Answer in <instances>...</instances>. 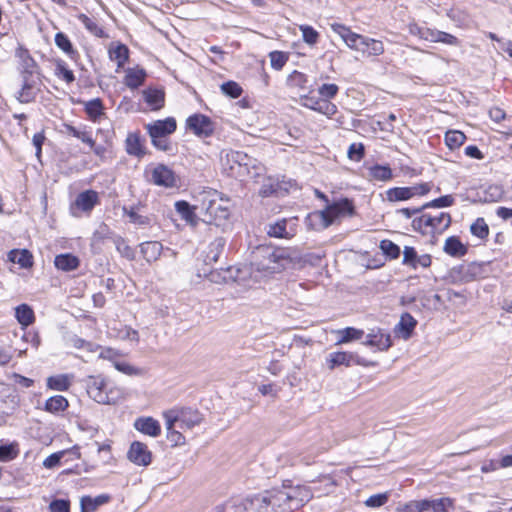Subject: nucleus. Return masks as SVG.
Returning <instances> with one entry per match:
<instances>
[{
  "label": "nucleus",
  "mask_w": 512,
  "mask_h": 512,
  "mask_svg": "<svg viewBox=\"0 0 512 512\" xmlns=\"http://www.w3.org/2000/svg\"><path fill=\"white\" fill-rule=\"evenodd\" d=\"M363 345L374 347L378 351H387L392 346L391 335L382 328H372L367 333Z\"/></svg>",
  "instance_id": "11"
},
{
  "label": "nucleus",
  "mask_w": 512,
  "mask_h": 512,
  "mask_svg": "<svg viewBox=\"0 0 512 512\" xmlns=\"http://www.w3.org/2000/svg\"><path fill=\"white\" fill-rule=\"evenodd\" d=\"M332 29L335 33H337L342 40L345 42V44L352 50L361 52L363 56H365V49H367V46H361L358 43V38H368L367 36L357 34L353 32L350 28L341 25V24H334L332 25Z\"/></svg>",
  "instance_id": "16"
},
{
  "label": "nucleus",
  "mask_w": 512,
  "mask_h": 512,
  "mask_svg": "<svg viewBox=\"0 0 512 512\" xmlns=\"http://www.w3.org/2000/svg\"><path fill=\"white\" fill-rule=\"evenodd\" d=\"M226 245V240L223 237L215 238L208 246L206 255H205V263L212 264L218 261L221 253L224 251Z\"/></svg>",
  "instance_id": "28"
},
{
  "label": "nucleus",
  "mask_w": 512,
  "mask_h": 512,
  "mask_svg": "<svg viewBox=\"0 0 512 512\" xmlns=\"http://www.w3.org/2000/svg\"><path fill=\"white\" fill-rule=\"evenodd\" d=\"M54 75L65 81L67 84H71L75 81V75L72 70L68 68L67 63L62 59L55 60Z\"/></svg>",
  "instance_id": "42"
},
{
  "label": "nucleus",
  "mask_w": 512,
  "mask_h": 512,
  "mask_svg": "<svg viewBox=\"0 0 512 512\" xmlns=\"http://www.w3.org/2000/svg\"><path fill=\"white\" fill-rule=\"evenodd\" d=\"M267 490L244 498L242 505L247 512H270Z\"/></svg>",
  "instance_id": "19"
},
{
  "label": "nucleus",
  "mask_w": 512,
  "mask_h": 512,
  "mask_svg": "<svg viewBox=\"0 0 512 512\" xmlns=\"http://www.w3.org/2000/svg\"><path fill=\"white\" fill-rule=\"evenodd\" d=\"M111 60L117 62L118 68L125 65L129 58V49L124 44H118L116 47L109 50Z\"/></svg>",
  "instance_id": "46"
},
{
  "label": "nucleus",
  "mask_w": 512,
  "mask_h": 512,
  "mask_svg": "<svg viewBox=\"0 0 512 512\" xmlns=\"http://www.w3.org/2000/svg\"><path fill=\"white\" fill-rule=\"evenodd\" d=\"M354 214V205L348 198L340 199L339 201L333 202L327 205V207L320 211L313 213L309 216L310 219L316 218L321 220L322 227L327 228L337 218L343 216H351Z\"/></svg>",
  "instance_id": "6"
},
{
  "label": "nucleus",
  "mask_w": 512,
  "mask_h": 512,
  "mask_svg": "<svg viewBox=\"0 0 512 512\" xmlns=\"http://www.w3.org/2000/svg\"><path fill=\"white\" fill-rule=\"evenodd\" d=\"M165 424L169 427L178 423L182 430L192 429L202 421V415L192 408H175L163 413Z\"/></svg>",
  "instance_id": "7"
},
{
  "label": "nucleus",
  "mask_w": 512,
  "mask_h": 512,
  "mask_svg": "<svg viewBox=\"0 0 512 512\" xmlns=\"http://www.w3.org/2000/svg\"><path fill=\"white\" fill-rule=\"evenodd\" d=\"M471 233L480 238L484 239L489 234V228L483 218H477L476 221L470 227Z\"/></svg>",
  "instance_id": "53"
},
{
  "label": "nucleus",
  "mask_w": 512,
  "mask_h": 512,
  "mask_svg": "<svg viewBox=\"0 0 512 512\" xmlns=\"http://www.w3.org/2000/svg\"><path fill=\"white\" fill-rule=\"evenodd\" d=\"M316 112L321 113L328 118L333 117L337 113V106L330 102L329 100L322 99L318 107L316 108Z\"/></svg>",
  "instance_id": "61"
},
{
  "label": "nucleus",
  "mask_w": 512,
  "mask_h": 512,
  "mask_svg": "<svg viewBox=\"0 0 512 512\" xmlns=\"http://www.w3.org/2000/svg\"><path fill=\"white\" fill-rule=\"evenodd\" d=\"M339 92V87L336 84H322L318 88V94L322 99L330 100L333 99Z\"/></svg>",
  "instance_id": "60"
},
{
  "label": "nucleus",
  "mask_w": 512,
  "mask_h": 512,
  "mask_svg": "<svg viewBox=\"0 0 512 512\" xmlns=\"http://www.w3.org/2000/svg\"><path fill=\"white\" fill-rule=\"evenodd\" d=\"M68 407V401L64 396L55 395L46 400L45 410L50 413L64 411Z\"/></svg>",
  "instance_id": "45"
},
{
  "label": "nucleus",
  "mask_w": 512,
  "mask_h": 512,
  "mask_svg": "<svg viewBox=\"0 0 512 512\" xmlns=\"http://www.w3.org/2000/svg\"><path fill=\"white\" fill-rule=\"evenodd\" d=\"M144 100L153 109H160L164 104V92L160 89L149 88L143 91Z\"/></svg>",
  "instance_id": "40"
},
{
  "label": "nucleus",
  "mask_w": 512,
  "mask_h": 512,
  "mask_svg": "<svg viewBox=\"0 0 512 512\" xmlns=\"http://www.w3.org/2000/svg\"><path fill=\"white\" fill-rule=\"evenodd\" d=\"M15 317L23 327L31 325L35 320L34 312L27 304H21L16 307Z\"/></svg>",
  "instance_id": "41"
},
{
  "label": "nucleus",
  "mask_w": 512,
  "mask_h": 512,
  "mask_svg": "<svg viewBox=\"0 0 512 512\" xmlns=\"http://www.w3.org/2000/svg\"><path fill=\"white\" fill-rule=\"evenodd\" d=\"M73 456L72 458H80V447L75 445L69 449L61 450L55 453H52L48 457H46L43 461V466L46 469H54L62 464V459L65 456Z\"/></svg>",
  "instance_id": "23"
},
{
  "label": "nucleus",
  "mask_w": 512,
  "mask_h": 512,
  "mask_svg": "<svg viewBox=\"0 0 512 512\" xmlns=\"http://www.w3.org/2000/svg\"><path fill=\"white\" fill-rule=\"evenodd\" d=\"M348 158L353 161H360L365 154V148L362 143H352L348 148Z\"/></svg>",
  "instance_id": "62"
},
{
  "label": "nucleus",
  "mask_w": 512,
  "mask_h": 512,
  "mask_svg": "<svg viewBox=\"0 0 512 512\" xmlns=\"http://www.w3.org/2000/svg\"><path fill=\"white\" fill-rule=\"evenodd\" d=\"M115 369L128 376H141L145 373L144 369L131 365L123 358L119 361V363H115Z\"/></svg>",
  "instance_id": "50"
},
{
  "label": "nucleus",
  "mask_w": 512,
  "mask_h": 512,
  "mask_svg": "<svg viewBox=\"0 0 512 512\" xmlns=\"http://www.w3.org/2000/svg\"><path fill=\"white\" fill-rule=\"evenodd\" d=\"M98 202V193L94 190H86L76 197L74 204L81 211L90 212Z\"/></svg>",
  "instance_id": "26"
},
{
  "label": "nucleus",
  "mask_w": 512,
  "mask_h": 512,
  "mask_svg": "<svg viewBox=\"0 0 512 512\" xmlns=\"http://www.w3.org/2000/svg\"><path fill=\"white\" fill-rule=\"evenodd\" d=\"M152 145L164 152H169L172 150V144L170 140L168 139V136H159V138H151Z\"/></svg>",
  "instance_id": "64"
},
{
  "label": "nucleus",
  "mask_w": 512,
  "mask_h": 512,
  "mask_svg": "<svg viewBox=\"0 0 512 512\" xmlns=\"http://www.w3.org/2000/svg\"><path fill=\"white\" fill-rule=\"evenodd\" d=\"M269 494L270 512H287L293 510L287 488L284 483L281 487H274L267 490Z\"/></svg>",
  "instance_id": "10"
},
{
  "label": "nucleus",
  "mask_w": 512,
  "mask_h": 512,
  "mask_svg": "<svg viewBox=\"0 0 512 512\" xmlns=\"http://www.w3.org/2000/svg\"><path fill=\"white\" fill-rule=\"evenodd\" d=\"M54 40L56 46L61 49L70 59L76 60L79 57V53L74 49L70 39L65 33H56Z\"/></svg>",
  "instance_id": "34"
},
{
  "label": "nucleus",
  "mask_w": 512,
  "mask_h": 512,
  "mask_svg": "<svg viewBox=\"0 0 512 512\" xmlns=\"http://www.w3.org/2000/svg\"><path fill=\"white\" fill-rule=\"evenodd\" d=\"M145 72L143 70H128L125 76V84L131 89H136L142 85L145 79Z\"/></svg>",
  "instance_id": "48"
},
{
  "label": "nucleus",
  "mask_w": 512,
  "mask_h": 512,
  "mask_svg": "<svg viewBox=\"0 0 512 512\" xmlns=\"http://www.w3.org/2000/svg\"><path fill=\"white\" fill-rule=\"evenodd\" d=\"M19 454V445L17 442L0 441V461L8 462L15 459Z\"/></svg>",
  "instance_id": "43"
},
{
  "label": "nucleus",
  "mask_w": 512,
  "mask_h": 512,
  "mask_svg": "<svg viewBox=\"0 0 512 512\" xmlns=\"http://www.w3.org/2000/svg\"><path fill=\"white\" fill-rule=\"evenodd\" d=\"M84 110L89 118L96 122L103 115V104L99 98L84 103Z\"/></svg>",
  "instance_id": "44"
},
{
  "label": "nucleus",
  "mask_w": 512,
  "mask_h": 512,
  "mask_svg": "<svg viewBox=\"0 0 512 512\" xmlns=\"http://www.w3.org/2000/svg\"><path fill=\"white\" fill-rule=\"evenodd\" d=\"M73 380V375L58 374L47 378V387L55 391H66Z\"/></svg>",
  "instance_id": "30"
},
{
  "label": "nucleus",
  "mask_w": 512,
  "mask_h": 512,
  "mask_svg": "<svg viewBox=\"0 0 512 512\" xmlns=\"http://www.w3.org/2000/svg\"><path fill=\"white\" fill-rule=\"evenodd\" d=\"M368 176L372 180L386 182L392 179V169L388 165L375 164L368 168Z\"/></svg>",
  "instance_id": "37"
},
{
  "label": "nucleus",
  "mask_w": 512,
  "mask_h": 512,
  "mask_svg": "<svg viewBox=\"0 0 512 512\" xmlns=\"http://www.w3.org/2000/svg\"><path fill=\"white\" fill-rule=\"evenodd\" d=\"M292 263L290 252L285 248L262 247L257 251V260L250 267L237 269L234 276L235 281H245L249 274L254 282L269 277L272 274L280 273Z\"/></svg>",
  "instance_id": "1"
},
{
  "label": "nucleus",
  "mask_w": 512,
  "mask_h": 512,
  "mask_svg": "<svg viewBox=\"0 0 512 512\" xmlns=\"http://www.w3.org/2000/svg\"><path fill=\"white\" fill-rule=\"evenodd\" d=\"M177 127L176 120L168 117L163 120H156L145 125L150 138H159V136H169L175 132Z\"/></svg>",
  "instance_id": "18"
},
{
  "label": "nucleus",
  "mask_w": 512,
  "mask_h": 512,
  "mask_svg": "<svg viewBox=\"0 0 512 512\" xmlns=\"http://www.w3.org/2000/svg\"><path fill=\"white\" fill-rule=\"evenodd\" d=\"M430 191L428 183L416 184L409 187L389 188L386 193V199L389 202L407 201L415 196L426 195Z\"/></svg>",
  "instance_id": "9"
},
{
  "label": "nucleus",
  "mask_w": 512,
  "mask_h": 512,
  "mask_svg": "<svg viewBox=\"0 0 512 512\" xmlns=\"http://www.w3.org/2000/svg\"><path fill=\"white\" fill-rule=\"evenodd\" d=\"M430 510L429 499H423L419 501H410L406 504L405 512H425Z\"/></svg>",
  "instance_id": "59"
},
{
  "label": "nucleus",
  "mask_w": 512,
  "mask_h": 512,
  "mask_svg": "<svg viewBox=\"0 0 512 512\" xmlns=\"http://www.w3.org/2000/svg\"><path fill=\"white\" fill-rule=\"evenodd\" d=\"M336 334L339 336L336 345H340L361 339L364 336V331L354 327H346L336 331Z\"/></svg>",
  "instance_id": "39"
},
{
  "label": "nucleus",
  "mask_w": 512,
  "mask_h": 512,
  "mask_svg": "<svg viewBox=\"0 0 512 512\" xmlns=\"http://www.w3.org/2000/svg\"><path fill=\"white\" fill-rule=\"evenodd\" d=\"M50 512H70V501L67 499H55L49 505Z\"/></svg>",
  "instance_id": "63"
},
{
  "label": "nucleus",
  "mask_w": 512,
  "mask_h": 512,
  "mask_svg": "<svg viewBox=\"0 0 512 512\" xmlns=\"http://www.w3.org/2000/svg\"><path fill=\"white\" fill-rule=\"evenodd\" d=\"M299 29L302 32V38L306 44L313 46L318 42L319 33L312 26L300 25Z\"/></svg>",
  "instance_id": "51"
},
{
  "label": "nucleus",
  "mask_w": 512,
  "mask_h": 512,
  "mask_svg": "<svg viewBox=\"0 0 512 512\" xmlns=\"http://www.w3.org/2000/svg\"><path fill=\"white\" fill-rule=\"evenodd\" d=\"M465 140V134L459 130H449L445 134V143L451 150L459 148Z\"/></svg>",
  "instance_id": "47"
},
{
  "label": "nucleus",
  "mask_w": 512,
  "mask_h": 512,
  "mask_svg": "<svg viewBox=\"0 0 512 512\" xmlns=\"http://www.w3.org/2000/svg\"><path fill=\"white\" fill-rule=\"evenodd\" d=\"M80 260L71 253L59 254L54 259V265L58 270L70 272L79 267Z\"/></svg>",
  "instance_id": "27"
},
{
  "label": "nucleus",
  "mask_w": 512,
  "mask_h": 512,
  "mask_svg": "<svg viewBox=\"0 0 512 512\" xmlns=\"http://www.w3.org/2000/svg\"><path fill=\"white\" fill-rule=\"evenodd\" d=\"M451 224V216L448 213L440 212L436 215L428 213L416 217L412 221V227L415 231L422 234L441 233Z\"/></svg>",
  "instance_id": "5"
},
{
  "label": "nucleus",
  "mask_w": 512,
  "mask_h": 512,
  "mask_svg": "<svg viewBox=\"0 0 512 512\" xmlns=\"http://www.w3.org/2000/svg\"><path fill=\"white\" fill-rule=\"evenodd\" d=\"M110 500V496L101 494L92 498L90 496H84L81 498V512H94L98 507L107 503Z\"/></svg>",
  "instance_id": "31"
},
{
  "label": "nucleus",
  "mask_w": 512,
  "mask_h": 512,
  "mask_svg": "<svg viewBox=\"0 0 512 512\" xmlns=\"http://www.w3.org/2000/svg\"><path fill=\"white\" fill-rule=\"evenodd\" d=\"M127 457L138 466H148L152 461V454L147 445L139 441L131 443Z\"/></svg>",
  "instance_id": "17"
},
{
  "label": "nucleus",
  "mask_w": 512,
  "mask_h": 512,
  "mask_svg": "<svg viewBox=\"0 0 512 512\" xmlns=\"http://www.w3.org/2000/svg\"><path fill=\"white\" fill-rule=\"evenodd\" d=\"M221 92L231 98H238L241 96L243 89L235 81H227L220 86Z\"/></svg>",
  "instance_id": "52"
},
{
  "label": "nucleus",
  "mask_w": 512,
  "mask_h": 512,
  "mask_svg": "<svg viewBox=\"0 0 512 512\" xmlns=\"http://www.w3.org/2000/svg\"><path fill=\"white\" fill-rule=\"evenodd\" d=\"M144 142L139 131L129 133L125 140L126 152L131 156L142 158L146 154Z\"/></svg>",
  "instance_id": "24"
},
{
  "label": "nucleus",
  "mask_w": 512,
  "mask_h": 512,
  "mask_svg": "<svg viewBox=\"0 0 512 512\" xmlns=\"http://www.w3.org/2000/svg\"><path fill=\"white\" fill-rule=\"evenodd\" d=\"M195 206L190 205L187 201L181 200L175 203V210L183 220L192 226H196L198 218L195 213Z\"/></svg>",
  "instance_id": "29"
},
{
  "label": "nucleus",
  "mask_w": 512,
  "mask_h": 512,
  "mask_svg": "<svg viewBox=\"0 0 512 512\" xmlns=\"http://www.w3.org/2000/svg\"><path fill=\"white\" fill-rule=\"evenodd\" d=\"M297 232V218H283L269 225L267 233L271 237L289 239Z\"/></svg>",
  "instance_id": "12"
},
{
  "label": "nucleus",
  "mask_w": 512,
  "mask_h": 512,
  "mask_svg": "<svg viewBox=\"0 0 512 512\" xmlns=\"http://www.w3.org/2000/svg\"><path fill=\"white\" fill-rule=\"evenodd\" d=\"M430 509L433 512H448V508L453 506V499L449 497H443L440 499L429 500Z\"/></svg>",
  "instance_id": "54"
},
{
  "label": "nucleus",
  "mask_w": 512,
  "mask_h": 512,
  "mask_svg": "<svg viewBox=\"0 0 512 512\" xmlns=\"http://www.w3.org/2000/svg\"><path fill=\"white\" fill-rule=\"evenodd\" d=\"M88 395L99 404H114L123 395L120 388L108 383L100 375L90 376L87 381Z\"/></svg>",
  "instance_id": "3"
},
{
  "label": "nucleus",
  "mask_w": 512,
  "mask_h": 512,
  "mask_svg": "<svg viewBox=\"0 0 512 512\" xmlns=\"http://www.w3.org/2000/svg\"><path fill=\"white\" fill-rule=\"evenodd\" d=\"M417 251L414 247L405 246L403 250L402 264L416 269V261L418 259Z\"/></svg>",
  "instance_id": "57"
},
{
  "label": "nucleus",
  "mask_w": 512,
  "mask_h": 512,
  "mask_svg": "<svg viewBox=\"0 0 512 512\" xmlns=\"http://www.w3.org/2000/svg\"><path fill=\"white\" fill-rule=\"evenodd\" d=\"M284 486L287 488L289 496H291L290 502L293 509H299L313 497L311 489L307 486H293L291 480H285Z\"/></svg>",
  "instance_id": "13"
},
{
  "label": "nucleus",
  "mask_w": 512,
  "mask_h": 512,
  "mask_svg": "<svg viewBox=\"0 0 512 512\" xmlns=\"http://www.w3.org/2000/svg\"><path fill=\"white\" fill-rule=\"evenodd\" d=\"M358 43L361 46H367V49H365V56L366 57H377L384 53V45L382 41L374 38H358Z\"/></svg>",
  "instance_id": "33"
},
{
  "label": "nucleus",
  "mask_w": 512,
  "mask_h": 512,
  "mask_svg": "<svg viewBox=\"0 0 512 512\" xmlns=\"http://www.w3.org/2000/svg\"><path fill=\"white\" fill-rule=\"evenodd\" d=\"M76 18L83 24L85 29L92 35L98 38L107 37L104 29L97 23L95 19L88 17L86 14L80 13Z\"/></svg>",
  "instance_id": "35"
},
{
  "label": "nucleus",
  "mask_w": 512,
  "mask_h": 512,
  "mask_svg": "<svg viewBox=\"0 0 512 512\" xmlns=\"http://www.w3.org/2000/svg\"><path fill=\"white\" fill-rule=\"evenodd\" d=\"M454 204V197L452 195H444L430 202L425 203L422 208H442L449 207Z\"/></svg>",
  "instance_id": "55"
},
{
  "label": "nucleus",
  "mask_w": 512,
  "mask_h": 512,
  "mask_svg": "<svg viewBox=\"0 0 512 512\" xmlns=\"http://www.w3.org/2000/svg\"><path fill=\"white\" fill-rule=\"evenodd\" d=\"M122 357L120 351L110 347L103 348L99 354V358L109 361L114 367L115 363H119Z\"/></svg>",
  "instance_id": "56"
},
{
  "label": "nucleus",
  "mask_w": 512,
  "mask_h": 512,
  "mask_svg": "<svg viewBox=\"0 0 512 512\" xmlns=\"http://www.w3.org/2000/svg\"><path fill=\"white\" fill-rule=\"evenodd\" d=\"M144 205L141 203L123 207V214L129 218V222L138 228H147L154 222L153 215L142 212Z\"/></svg>",
  "instance_id": "15"
},
{
  "label": "nucleus",
  "mask_w": 512,
  "mask_h": 512,
  "mask_svg": "<svg viewBox=\"0 0 512 512\" xmlns=\"http://www.w3.org/2000/svg\"><path fill=\"white\" fill-rule=\"evenodd\" d=\"M134 427L139 432L150 437H157L161 433L160 423L152 417H140L136 419Z\"/></svg>",
  "instance_id": "25"
},
{
  "label": "nucleus",
  "mask_w": 512,
  "mask_h": 512,
  "mask_svg": "<svg viewBox=\"0 0 512 512\" xmlns=\"http://www.w3.org/2000/svg\"><path fill=\"white\" fill-rule=\"evenodd\" d=\"M256 159L242 151H230L222 159V165L228 174L234 178H255L259 175L260 167L256 165Z\"/></svg>",
  "instance_id": "2"
},
{
  "label": "nucleus",
  "mask_w": 512,
  "mask_h": 512,
  "mask_svg": "<svg viewBox=\"0 0 512 512\" xmlns=\"http://www.w3.org/2000/svg\"><path fill=\"white\" fill-rule=\"evenodd\" d=\"M353 363L360 364L359 357L351 352H332L326 357V365L328 369L334 370L338 366L349 367Z\"/></svg>",
  "instance_id": "21"
},
{
  "label": "nucleus",
  "mask_w": 512,
  "mask_h": 512,
  "mask_svg": "<svg viewBox=\"0 0 512 512\" xmlns=\"http://www.w3.org/2000/svg\"><path fill=\"white\" fill-rule=\"evenodd\" d=\"M201 210L204 212L203 221L216 226L223 225L230 215L227 202L219 198L216 191L203 196Z\"/></svg>",
  "instance_id": "4"
},
{
  "label": "nucleus",
  "mask_w": 512,
  "mask_h": 512,
  "mask_svg": "<svg viewBox=\"0 0 512 512\" xmlns=\"http://www.w3.org/2000/svg\"><path fill=\"white\" fill-rule=\"evenodd\" d=\"M141 253L148 262L156 261L163 250V246L158 241H147L140 245Z\"/></svg>",
  "instance_id": "32"
},
{
  "label": "nucleus",
  "mask_w": 512,
  "mask_h": 512,
  "mask_svg": "<svg viewBox=\"0 0 512 512\" xmlns=\"http://www.w3.org/2000/svg\"><path fill=\"white\" fill-rule=\"evenodd\" d=\"M379 248L382 251V253L391 260H395L400 257V247L391 240H382L380 242Z\"/></svg>",
  "instance_id": "49"
},
{
  "label": "nucleus",
  "mask_w": 512,
  "mask_h": 512,
  "mask_svg": "<svg viewBox=\"0 0 512 512\" xmlns=\"http://www.w3.org/2000/svg\"><path fill=\"white\" fill-rule=\"evenodd\" d=\"M444 252L453 257L464 256L467 252V248L455 236L448 237L444 244Z\"/></svg>",
  "instance_id": "36"
},
{
  "label": "nucleus",
  "mask_w": 512,
  "mask_h": 512,
  "mask_svg": "<svg viewBox=\"0 0 512 512\" xmlns=\"http://www.w3.org/2000/svg\"><path fill=\"white\" fill-rule=\"evenodd\" d=\"M187 128L199 137H209L214 131L211 119L203 114H194L188 117Z\"/></svg>",
  "instance_id": "14"
},
{
  "label": "nucleus",
  "mask_w": 512,
  "mask_h": 512,
  "mask_svg": "<svg viewBox=\"0 0 512 512\" xmlns=\"http://www.w3.org/2000/svg\"><path fill=\"white\" fill-rule=\"evenodd\" d=\"M8 259L13 263L19 264L21 268H30L33 265L32 254L26 249L10 251Z\"/></svg>",
  "instance_id": "38"
},
{
  "label": "nucleus",
  "mask_w": 512,
  "mask_h": 512,
  "mask_svg": "<svg viewBox=\"0 0 512 512\" xmlns=\"http://www.w3.org/2000/svg\"><path fill=\"white\" fill-rule=\"evenodd\" d=\"M269 57L271 67L275 70H281L288 61L287 55L281 51H273L269 54Z\"/></svg>",
  "instance_id": "58"
},
{
  "label": "nucleus",
  "mask_w": 512,
  "mask_h": 512,
  "mask_svg": "<svg viewBox=\"0 0 512 512\" xmlns=\"http://www.w3.org/2000/svg\"><path fill=\"white\" fill-rule=\"evenodd\" d=\"M416 326L417 320L410 313H403L393 332L396 337L408 340L413 335Z\"/></svg>",
  "instance_id": "22"
},
{
  "label": "nucleus",
  "mask_w": 512,
  "mask_h": 512,
  "mask_svg": "<svg viewBox=\"0 0 512 512\" xmlns=\"http://www.w3.org/2000/svg\"><path fill=\"white\" fill-rule=\"evenodd\" d=\"M23 84L21 90L18 92L17 99L21 103H30L35 100L39 88L36 87V80L29 71L23 73Z\"/></svg>",
  "instance_id": "20"
},
{
  "label": "nucleus",
  "mask_w": 512,
  "mask_h": 512,
  "mask_svg": "<svg viewBox=\"0 0 512 512\" xmlns=\"http://www.w3.org/2000/svg\"><path fill=\"white\" fill-rule=\"evenodd\" d=\"M146 180L156 186L174 188L178 178L174 171L164 164H151L144 170Z\"/></svg>",
  "instance_id": "8"
}]
</instances>
